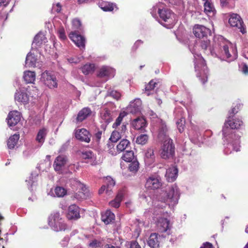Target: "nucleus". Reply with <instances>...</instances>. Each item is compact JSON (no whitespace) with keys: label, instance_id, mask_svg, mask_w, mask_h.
<instances>
[{"label":"nucleus","instance_id":"f257e3e1","mask_svg":"<svg viewBox=\"0 0 248 248\" xmlns=\"http://www.w3.org/2000/svg\"><path fill=\"white\" fill-rule=\"evenodd\" d=\"M193 32L197 38L201 39V47L207 55H211L228 62H233L237 58L236 47L222 36H215L211 45L208 38L211 34L209 29L202 25H196Z\"/></svg>","mask_w":248,"mask_h":248},{"label":"nucleus","instance_id":"f03ea898","mask_svg":"<svg viewBox=\"0 0 248 248\" xmlns=\"http://www.w3.org/2000/svg\"><path fill=\"white\" fill-rule=\"evenodd\" d=\"M180 196V190L176 184L169 186L165 189H162L161 192L158 196V200L161 202V205L158 203L155 205L154 214H160L163 216L159 217L157 220L158 229L161 232H167L168 234H170L171 228L170 220L166 218L169 215L167 212H165L163 210V207L168 205L170 209H173L178 204Z\"/></svg>","mask_w":248,"mask_h":248},{"label":"nucleus","instance_id":"7ed1b4c3","mask_svg":"<svg viewBox=\"0 0 248 248\" xmlns=\"http://www.w3.org/2000/svg\"><path fill=\"white\" fill-rule=\"evenodd\" d=\"M242 124L241 119H233L231 115L228 116L222 128L224 154L227 155L240 151V137L234 134L232 129H238Z\"/></svg>","mask_w":248,"mask_h":248},{"label":"nucleus","instance_id":"20e7f679","mask_svg":"<svg viewBox=\"0 0 248 248\" xmlns=\"http://www.w3.org/2000/svg\"><path fill=\"white\" fill-rule=\"evenodd\" d=\"M151 14L159 23L167 29L172 28L177 20L176 16L170 9L164 8L161 3L152 8Z\"/></svg>","mask_w":248,"mask_h":248},{"label":"nucleus","instance_id":"39448f33","mask_svg":"<svg viewBox=\"0 0 248 248\" xmlns=\"http://www.w3.org/2000/svg\"><path fill=\"white\" fill-rule=\"evenodd\" d=\"M194 57V65L197 77L203 84L207 81L208 70L205 60L201 54H196L192 52Z\"/></svg>","mask_w":248,"mask_h":248},{"label":"nucleus","instance_id":"423d86ee","mask_svg":"<svg viewBox=\"0 0 248 248\" xmlns=\"http://www.w3.org/2000/svg\"><path fill=\"white\" fill-rule=\"evenodd\" d=\"M48 223L51 229L55 232L64 231L66 228V224L58 212H54L49 216Z\"/></svg>","mask_w":248,"mask_h":248},{"label":"nucleus","instance_id":"0eeeda50","mask_svg":"<svg viewBox=\"0 0 248 248\" xmlns=\"http://www.w3.org/2000/svg\"><path fill=\"white\" fill-rule=\"evenodd\" d=\"M175 155V146L173 140L170 138H168L164 141L161 146L160 156L164 159L172 158Z\"/></svg>","mask_w":248,"mask_h":248},{"label":"nucleus","instance_id":"6e6552de","mask_svg":"<svg viewBox=\"0 0 248 248\" xmlns=\"http://www.w3.org/2000/svg\"><path fill=\"white\" fill-rule=\"evenodd\" d=\"M174 115L178 129L180 133H182L184 130L185 124V115L183 108L180 107H176L174 110Z\"/></svg>","mask_w":248,"mask_h":248},{"label":"nucleus","instance_id":"1a4fd4ad","mask_svg":"<svg viewBox=\"0 0 248 248\" xmlns=\"http://www.w3.org/2000/svg\"><path fill=\"white\" fill-rule=\"evenodd\" d=\"M41 80L50 89L57 87V82L55 76L48 71H46L42 74Z\"/></svg>","mask_w":248,"mask_h":248},{"label":"nucleus","instance_id":"9d476101","mask_svg":"<svg viewBox=\"0 0 248 248\" xmlns=\"http://www.w3.org/2000/svg\"><path fill=\"white\" fill-rule=\"evenodd\" d=\"M20 87L15 93V101L19 103L27 104L29 101V88Z\"/></svg>","mask_w":248,"mask_h":248},{"label":"nucleus","instance_id":"9b49d317","mask_svg":"<svg viewBox=\"0 0 248 248\" xmlns=\"http://www.w3.org/2000/svg\"><path fill=\"white\" fill-rule=\"evenodd\" d=\"M74 182L79 190L74 195V199L80 201L88 197L89 196V190L84 185L77 180H74Z\"/></svg>","mask_w":248,"mask_h":248},{"label":"nucleus","instance_id":"f8f14e48","mask_svg":"<svg viewBox=\"0 0 248 248\" xmlns=\"http://www.w3.org/2000/svg\"><path fill=\"white\" fill-rule=\"evenodd\" d=\"M162 186L160 177L158 175H152L146 180L145 187L148 189H157Z\"/></svg>","mask_w":248,"mask_h":248},{"label":"nucleus","instance_id":"ddd939ff","mask_svg":"<svg viewBox=\"0 0 248 248\" xmlns=\"http://www.w3.org/2000/svg\"><path fill=\"white\" fill-rule=\"evenodd\" d=\"M67 161V158L64 155H60L57 156L53 164L54 170L59 173H62L64 170Z\"/></svg>","mask_w":248,"mask_h":248},{"label":"nucleus","instance_id":"4468645a","mask_svg":"<svg viewBox=\"0 0 248 248\" xmlns=\"http://www.w3.org/2000/svg\"><path fill=\"white\" fill-rule=\"evenodd\" d=\"M115 74V69L109 66L104 65L99 68L97 76L99 78H105L108 79L114 77Z\"/></svg>","mask_w":248,"mask_h":248},{"label":"nucleus","instance_id":"2eb2a0df","mask_svg":"<svg viewBox=\"0 0 248 248\" xmlns=\"http://www.w3.org/2000/svg\"><path fill=\"white\" fill-rule=\"evenodd\" d=\"M229 23L231 26L239 29L242 33H245L244 29L243 28V21L238 15L234 13L231 14Z\"/></svg>","mask_w":248,"mask_h":248},{"label":"nucleus","instance_id":"dca6fc26","mask_svg":"<svg viewBox=\"0 0 248 248\" xmlns=\"http://www.w3.org/2000/svg\"><path fill=\"white\" fill-rule=\"evenodd\" d=\"M21 115L19 112L16 110L10 111L6 118L7 124L9 127H12L17 124L20 121Z\"/></svg>","mask_w":248,"mask_h":248},{"label":"nucleus","instance_id":"f3484780","mask_svg":"<svg viewBox=\"0 0 248 248\" xmlns=\"http://www.w3.org/2000/svg\"><path fill=\"white\" fill-rule=\"evenodd\" d=\"M69 37L81 50L85 49V39L83 36L78 34L76 32H72L69 34Z\"/></svg>","mask_w":248,"mask_h":248},{"label":"nucleus","instance_id":"a211bd4d","mask_svg":"<svg viewBox=\"0 0 248 248\" xmlns=\"http://www.w3.org/2000/svg\"><path fill=\"white\" fill-rule=\"evenodd\" d=\"M42 62L39 60L37 56L30 52L27 55L25 65L29 67H37L42 65Z\"/></svg>","mask_w":248,"mask_h":248},{"label":"nucleus","instance_id":"6ab92c4d","mask_svg":"<svg viewBox=\"0 0 248 248\" xmlns=\"http://www.w3.org/2000/svg\"><path fill=\"white\" fill-rule=\"evenodd\" d=\"M80 208L76 204L70 205L68 209L67 217L69 220H77L80 218Z\"/></svg>","mask_w":248,"mask_h":248},{"label":"nucleus","instance_id":"aec40b11","mask_svg":"<svg viewBox=\"0 0 248 248\" xmlns=\"http://www.w3.org/2000/svg\"><path fill=\"white\" fill-rule=\"evenodd\" d=\"M141 106V101L140 98H136L131 101L127 108L128 112L132 114H137L140 112Z\"/></svg>","mask_w":248,"mask_h":248},{"label":"nucleus","instance_id":"412c9836","mask_svg":"<svg viewBox=\"0 0 248 248\" xmlns=\"http://www.w3.org/2000/svg\"><path fill=\"white\" fill-rule=\"evenodd\" d=\"M116 116V113L114 111H111L108 109H105L100 113V118L101 122L106 124H108Z\"/></svg>","mask_w":248,"mask_h":248},{"label":"nucleus","instance_id":"4be33fe9","mask_svg":"<svg viewBox=\"0 0 248 248\" xmlns=\"http://www.w3.org/2000/svg\"><path fill=\"white\" fill-rule=\"evenodd\" d=\"M46 42L47 39L45 37L44 33L40 32L36 34L34 38V40L32 44V49H37L38 47H40L41 45L45 44Z\"/></svg>","mask_w":248,"mask_h":248},{"label":"nucleus","instance_id":"5701e85b","mask_svg":"<svg viewBox=\"0 0 248 248\" xmlns=\"http://www.w3.org/2000/svg\"><path fill=\"white\" fill-rule=\"evenodd\" d=\"M76 138L81 141L89 143L90 141L89 132L86 129L82 128L77 130L75 133Z\"/></svg>","mask_w":248,"mask_h":248},{"label":"nucleus","instance_id":"b1692460","mask_svg":"<svg viewBox=\"0 0 248 248\" xmlns=\"http://www.w3.org/2000/svg\"><path fill=\"white\" fill-rule=\"evenodd\" d=\"M178 170L177 168L173 166L166 170L165 177L168 182H173L177 177Z\"/></svg>","mask_w":248,"mask_h":248},{"label":"nucleus","instance_id":"393cba45","mask_svg":"<svg viewBox=\"0 0 248 248\" xmlns=\"http://www.w3.org/2000/svg\"><path fill=\"white\" fill-rule=\"evenodd\" d=\"M155 148L153 147L149 148L145 154V161L148 165L153 163L155 160Z\"/></svg>","mask_w":248,"mask_h":248},{"label":"nucleus","instance_id":"a878e982","mask_svg":"<svg viewBox=\"0 0 248 248\" xmlns=\"http://www.w3.org/2000/svg\"><path fill=\"white\" fill-rule=\"evenodd\" d=\"M124 195V190H120L118 192L115 199L109 202V205L115 208H118L120 205V203L123 200Z\"/></svg>","mask_w":248,"mask_h":248},{"label":"nucleus","instance_id":"bb28decb","mask_svg":"<svg viewBox=\"0 0 248 248\" xmlns=\"http://www.w3.org/2000/svg\"><path fill=\"white\" fill-rule=\"evenodd\" d=\"M47 133V130L45 128H43L38 131L35 139L36 141L38 142V148L41 147L44 143Z\"/></svg>","mask_w":248,"mask_h":248},{"label":"nucleus","instance_id":"cd10ccee","mask_svg":"<svg viewBox=\"0 0 248 248\" xmlns=\"http://www.w3.org/2000/svg\"><path fill=\"white\" fill-rule=\"evenodd\" d=\"M98 6L105 12L112 11L114 8H116V5L115 3L103 0L99 2Z\"/></svg>","mask_w":248,"mask_h":248},{"label":"nucleus","instance_id":"c85d7f7f","mask_svg":"<svg viewBox=\"0 0 248 248\" xmlns=\"http://www.w3.org/2000/svg\"><path fill=\"white\" fill-rule=\"evenodd\" d=\"M101 219L106 224H108L114 221L115 215L110 210H107L102 214Z\"/></svg>","mask_w":248,"mask_h":248},{"label":"nucleus","instance_id":"c756f323","mask_svg":"<svg viewBox=\"0 0 248 248\" xmlns=\"http://www.w3.org/2000/svg\"><path fill=\"white\" fill-rule=\"evenodd\" d=\"M167 126L164 124H162L159 127L158 138L162 141H166L168 138H170L167 135Z\"/></svg>","mask_w":248,"mask_h":248},{"label":"nucleus","instance_id":"7c9ffc66","mask_svg":"<svg viewBox=\"0 0 248 248\" xmlns=\"http://www.w3.org/2000/svg\"><path fill=\"white\" fill-rule=\"evenodd\" d=\"M92 111L88 107L84 108L78 113L77 120L78 122H82L86 119L90 115Z\"/></svg>","mask_w":248,"mask_h":248},{"label":"nucleus","instance_id":"2f4dec72","mask_svg":"<svg viewBox=\"0 0 248 248\" xmlns=\"http://www.w3.org/2000/svg\"><path fill=\"white\" fill-rule=\"evenodd\" d=\"M148 245L152 248H157L159 247V241L157 234L156 233H152L148 240Z\"/></svg>","mask_w":248,"mask_h":248},{"label":"nucleus","instance_id":"473e14b6","mask_svg":"<svg viewBox=\"0 0 248 248\" xmlns=\"http://www.w3.org/2000/svg\"><path fill=\"white\" fill-rule=\"evenodd\" d=\"M132 125L136 129L142 130L146 126L145 120L143 118H137L132 122Z\"/></svg>","mask_w":248,"mask_h":248},{"label":"nucleus","instance_id":"72a5a7b5","mask_svg":"<svg viewBox=\"0 0 248 248\" xmlns=\"http://www.w3.org/2000/svg\"><path fill=\"white\" fill-rule=\"evenodd\" d=\"M36 78L35 73L31 71H26L24 72L23 78L27 83H33Z\"/></svg>","mask_w":248,"mask_h":248},{"label":"nucleus","instance_id":"f704fd0d","mask_svg":"<svg viewBox=\"0 0 248 248\" xmlns=\"http://www.w3.org/2000/svg\"><path fill=\"white\" fill-rule=\"evenodd\" d=\"M19 139V134H15L10 137L7 140V144L9 149H13L16 145Z\"/></svg>","mask_w":248,"mask_h":248},{"label":"nucleus","instance_id":"c9c22d12","mask_svg":"<svg viewBox=\"0 0 248 248\" xmlns=\"http://www.w3.org/2000/svg\"><path fill=\"white\" fill-rule=\"evenodd\" d=\"M130 141L125 139L122 140L116 146V149L119 153L124 151L130 146Z\"/></svg>","mask_w":248,"mask_h":248},{"label":"nucleus","instance_id":"e433bc0d","mask_svg":"<svg viewBox=\"0 0 248 248\" xmlns=\"http://www.w3.org/2000/svg\"><path fill=\"white\" fill-rule=\"evenodd\" d=\"M54 193L55 194L53 193L52 190H51L49 194L53 195L54 197H62L66 195V190L62 187L57 186L54 189Z\"/></svg>","mask_w":248,"mask_h":248},{"label":"nucleus","instance_id":"4c0bfd02","mask_svg":"<svg viewBox=\"0 0 248 248\" xmlns=\"http://www.w3.org/2000/svg\"><path fill=\"white\" fill-rule=\"evenodd\" d=\"M106 186L107 189H106V194L108 196H110L112 194V187L115 185V181L112 179L110 177H107L106 179Z\"/></svg>","mask_w":248,"mask_h":248},{"label":"nucleus","instance_id":"58836bf2","mask_svg":"<svg viewBox=\"0 0 248 248\" xmlns=\"http://www.w3.org/2000/svg\"><path fill=\"white\" fill-rule=\"evenodd\" d=\"M204 11L207 14L214 15L215 9L211 0L204 2Z\"/></svg>","mask_w":248,"mask_h":248},{"label":"nucleus","instance_id":"ea45409f","mask_svg":"<svg viewBox=\"0 0 248 248\" xmlns=\"http://www.w3.org/2000/svg\"><path fill=\"white\" fill-rule=\"evenodd\" d=\"M82 73L87 75L93 72L94 70V65L92 63H87L81 67Z\"/></svg>","mask_w":248,"mask_h":248},{"label":"nucleus","instance_id":"a19ab883","mask_svg":"<svg viewBox=\"0 0 248 248\" xmlns=\"http://www.w3.org/2000/svg\"><path fill=\"white\" fill-rule=\"evenodd\" d=\"M125 161L130 162L134 160V153L132 151H126L122 156Z\"/></svg>","mask_w":248,"mask_h":248},{"label":"nucleus","instance_id":"79ce46f5","mask_svg":"<svg viewBox=\"0 0 248 248\" xmlns=\"http://www.w3.org/2000/svg\"><path fill=\"white\" fill-rule=\"evenodd\" d=\"M128 165V170L132 172H136L138 171L139 168V163L137 160H134L129 162Z\"/></svg>","mask_w":248,"mask_h":248},{"label":"nucleus","instance_id":"37998d69","mask_svg":"<svg viewBox=\"0 0 248 248\" xmlns=\"http://www.w3.org/2000/svg\"><path fill=\"white\" fill-rule=\"evenodd\" d=\"M37 175L36 174L31 173V176L29 177V180H26V182L28 181V184L30 185V187L29 188L30 190L32 191L33 189L32 188L33 186L35 185L37 179L36 177Z\"/></svg>","mask_w":248,"mask_h":248},{"label":"nucleus","instance_id":"c03bdc74","mask_svg":"<svg viewBox=\"0 0 248 248\" xmlns=\"http://www.w3.org/2000/svg\"><path fill=\"white\" fill-rule=\"evenodd\" d=\"M123 138L118 131H114L111 134L109 140L112 142H116L119 140Z\"/></svg>","mask_w":248,"mask_h":248},{"label":"nucleus","instance_id":"a18cd8bd","mask_svg":"<svg viewBox=\"0 0 248 248\" xmlns=\"http://www.w3.org/2000/svg\"><path fill=\"white\" fill-rule=\"evenodd\" d=\"M148 139V137L146 134H141L139 136L136 140V142L139 144H145Z\"/></svg>","mask_w":248,"mask_h":248},{"label":"nucleus","instance_id":"49530a36","mask_svg":"<svg viewBox=\"0 0 248 248\" xmlns=\"http://www.w3.org/2000/svg\"><path fill=\"white\" fill-rule=\"evenodd\" d=\"M88 246L89 247L92 248H104L102 242L96 239H94L90 242Z\"/></svg>","mask_w":248,"mask_h":248},{"label":"nucleus","instance_id":"de8ad7c7","mask_svg":"<svg viewBox=\"0 0 248 248\" xmlns=\"http://www.w3.org/2000/svg\"><path fill=\"white\" fill-rule=\"evenodd\" d=\"M126 115V113L124 111L121 112L118 118L116 119L115 122L113 124V127L115 128L120 125L124 117Z\"/></svg>","mask_w":248,"mask_h":248},{"label":"nucleus","instance_id":"09e8293b","mask_svg":"<svg viewBox=\"0 0 248 248\" xmlns=\"http://www.w3.org/2000/svg\"><path fill=\"white\" fill-rule=\"evenodd\" d=\"M239 70L245 75L248 74V65L242 62L239 64Z\"/></svg>","mask_w":248,"mask_h":248},{"label":"nucleus","instance_id":"8fccbe9b","mask_svg":"<svg viewBox=\"0 0 248 248\" xmlns=\"http://www.w3.org/2000/svg\"><path fill=\"white\" fill-rule=\"evenodd\" d=\"M242 105L239 103L237 104L236 106L233 107L231 110L229 111V116L231 115V117H233V116L235 114L237 113L240 108H241Z\"/></svg>","mask_w":248,"mask_h":248},{"label":"nucleus","instance_id":"3c124183","mask_svg":"<svg viewBox=\"0 0 248 248\" xmlns=\"http://www.w3.org/2000/svg\"><path fill=\"white\" fill-rule=\"evenodd\" d=\"M81 157L84 159H93V154L91 151H86L82 153Z\"/></svg>","mask_w":248,"mask_h":248},{"label":"nucleus","instance_id":"603ef678","mask_svg":"<svg viewBox=\"0 0 248 248\" xmlns=\"http://www.w3.org/2000/svg\"><path fill=\"white\" fill-rule=\"evenodd\" d=\"M72 26L74 29L81 30V23L78 18L74 19L72 21Z\"/></svg>","mask_w":248,"mask_h":248},{"label":"nucleus","instance_id":"864d4df0","mask_svg":"<svg viewBox=\"0 0 248 248\" xmlns=\"http://www.w3.org/2000/svg\"><path fill=\"white\" fill-rule=\"evenodd\" d=\"M62 9V6L59 2H57L55 4L53 3L52 5L51 11L53 13H59L60 12Z\"/></svg>","mask_w":248,"mask_h":248},{"label":"nucleus","instance_id":"5fc2aeb1","mask_svg":"<svg viewBox=\"0 0 248 248\" xmlns=\"http://www.w3.org/2000/svg\"><path fill=\"white\" fill-rule=\"evenodd\" d=\"M102 135V131L97 130V131H96L93 135V139L95 140V141L98 143L100 142V140L101 139Z\"/></svg>","mask_w":248,"mask_h":248},{"label":"nucleus","instance_id":"6e6d98bb","mask_svg":"<svg viewBox=\"0 0 248 248\" xmlns=\"http://www.w3.org/2000/svg\"><path fill=\"white\" fill-rule=\"evenodd\" d=\"M156 84V82H155L153 80H151L148 84L146 85L145 88V91H149L154 90Z\"/></svg>","mask_w":248,"mask_h":248},{"label":"nucleus","instance_id":"4d7b16f0","mask_svg":"<svg viewBox=\"0 0 248 248\" xmlns=\"http://www.w3.org/2000/svg\"><path fill=\"white\" fill-rule=\"evenodd\" d=\"M82 57H71L68 59V61L71 63H78L81 61Z\"/></svg>","mask_w":248,"mask_h":248},{"label":"nucleus","instance_id":"13d9d810","mask_svg":"<svg viewBox=\"0 0 248 248\" xmlns=\"http://www.w3.org/2000/svg\"><path fill=\"white\" fill-rule=\"evenodd\" d=\"M58 33L59 34V37L61 40H64L66 38V36L65 34L64 30L63 29H60L58 31Z\"/></svg>","mask_w":248,"mask_h":248},{"label":"nucleus","instance_id":"bf43d9fd","mask_svg":"<svg viewBox=\"0 0 248 248\" xmlns=\"http://www.w3.org/2000/svg\"><path fill=\"white\" fill-rule=\"evenodd\" d=\"M143 41H142L141 40H137L135 42V43H134V44L133 45V46L132 47V49L133 51L136 50L140 45L143 44Z\"/></svg>","mask_w":248,"mask_h":248},{"label":"nucleus","instance_id":"052dcab7","mask_svg":"<svg viewBox=\"0 0 248 248\" xmlns=\"http://www.w3.org/2000/svg\"><path fill=\"white\" fill-rule=\"evenodd\" d=\"M171 5H180L182 3V0H167Z\"/></svg>","mask_w":248,"mask_h":248},{"label":"nucleus","instance_id":"680f3d73","mask_svg":"<svg viewBox=\"0 0 248 248\" xmlns=\"http://www.w3.org/2000/svg\"><path fill=\"white\" fill-rule=\"evenodd\" d=\"M110 94L111 96L116 99L117 100L119 99L121 97L120 93L116 91H112L110 93Z\"/></svg>","mask_w":248,"mask_h":248},{"label":"nucleus","instance_id":"e2e57ef3","mask_svg":"<svg viewBox=\"0 0 248 248\" xmlns=\"http://www.w3.org/2000/svg\"><path fill=\"white\" fill-rule=\"evenodd\" d=\"M126 130V126L125 124H123L121 126V129L120 131H118L119 132V133L121 134L122 137L125 138V132Z\"/></svg>","mask_w":248,"mask_h":248},{"label":"nucleus","instance_id":"0e129e2a","mask_svg":"<svg viewBox=\"0 0 248 248\" xmlns=\"http://www.w3.org/2000/svg\"><path fill=\"white\" fill-rule=\"evenodd\" d=\"M69 239L70 238L68 236L64 237L61 242V246L63 247H66L68 244Z\"/></svg>","mask_w":248,"mask_h":248},{"label":"nucleus","instance_id":"69168bd1","mask_svg":"<svg viewBox=\"0 0 248 248\" xmlns=\"http://www.w3.org/2000/svg\"><path fill=\"white\" fill-rule=\"evenodd\" d=\"M130 248H141L136 241H132L130 242Z\"/></svg>","mask_w":248,"mask_h":248},{"label":"nucleus","instance_id":"338daca9","mask_svg":"<svg viewBox=\"0 0 248 248\" xmlns=\"http://www.w3.org/2000/svg\"><path fill=\"white\" fill-rule=\"evenodd\" d=\"M213 247V245L211 243L206 242L202 245V246L200 248H212Z\"/></svg>","mask_w":248,"mask_h":248},{"label":"nucleus","instance_id":"774afa93","mask_svg":"<svg viewBox=\"0 0 248 248\" xmlns=\"http://www.w3.org/2000/svg\"><path fill=\"white\" fill-rule=\"evenodd\" d=\"M107 189V187L106 185H103L101 188L99 189L98 193L99 194H102L105 192L106 193V189Z\"/></svg>","mask_w":248,"mask_h":248}]
</instances>
